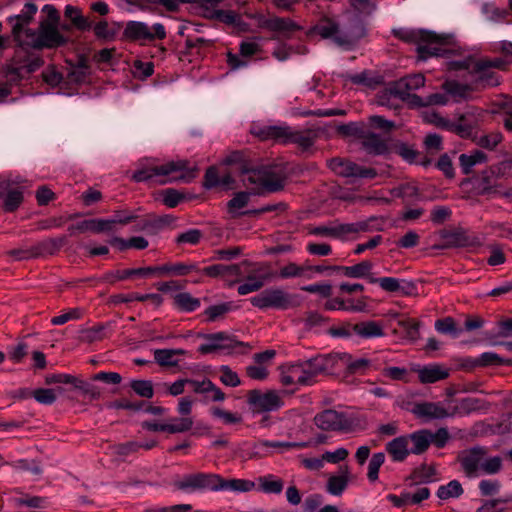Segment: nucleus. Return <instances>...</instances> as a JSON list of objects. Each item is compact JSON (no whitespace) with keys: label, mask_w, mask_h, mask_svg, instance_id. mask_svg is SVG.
I'll list each match as a JSON object with an SVG mask.
<instances>
[{"label":"nucleus","mask_w":512,"mask_h":512,"mask_svg":"<svg viewBox=\"0 0 512 512\" xmlns=\"http://www.w3.org/2000/svg\"><path fill=\"white\" fill-rule=\"evenodd\" d=\"M393 34L396 38L406 43H420L421 40L432 39L434 36L431 31L415 29H394Z\"/></svg>","instance_id":"39"},{"label":"nucleus","mask_w":512,"mask_h":512,"mask_svg":"<svg viewBox=\"0 0 512 512\" xmlns=\"http://www.w3.org/2000/svg\"><path fill=\"white\" fill-rule=\"evenodd\" d=\"M0 199L3 200V210L11 213L16 211L24 200L23 190L12 187L10 178L0 177Z\"/></svg>","instance_id":"22"},{"label":"nucleus","mask_w":512,"mask_h":512,"mask_svg":"<svg viewBox=\"0 0 512 512\" xmlns=\"http://www.w3.org/2000/svg\"><path fill=\"white\" fill-rule=\"evenodd\" d=\"M174 487L181 491L199 490L197 473L185 475L182 479L174 482Z\"/></svg>","instance_id":"60"},{"label":"nucleus","mask_w":512,"mask_h":512,"mask_svg":"<svg viewBox=\"0 0 512 512\" xmlns=\"http://www.w3.org/2000/svg\"><path fill=\"white\" fill-rule=\"evenodd\" d=\"M174 305L181 311L192 312L200 307V300L188 292H181L173 297Z\"/></svg>","instance_id":"46"},{"label":"nucleus","mask_w":512,"mask_h":512,"mask_svg":"<svg viewBox=\"0 0 512 512\" xmlns=\"http://www.w3.org/2000/svg\"><path fill=\"white\" fill-rule=\"evenodd\" d=\"M464 493V489L458 480H451L446 485H441L437 490V497L441 500L458 498Z\"/></svg>","instance_id":"49"},{"label":"nucleus","mask_w":512,"mask_h":512,"mask_svg":"<svg viewBox=\"0 0 512 512\" xmlns=\"http://www.w3.org/2000/svg\"><path fill=\"white\" fill-rule=\"evenodd\" d=\"M237 308L238 307L234 305L233 302H224L209 306L204 311V314L207 316V320L209 322H215L217 320L223 319L227 313Z\"/></svg>","instance_id":"45"},{"label":"nucleus","mask_w":512,"mask_h":512,"mask_svg":"<svg viewBox=\"0 0 512 512\" xmlns=\"http://www.w3.org/2000/svg\"><path fill=\"white\" fill-rule=\"evenodd\" d=\"M224 164L232 166V172L238 175L243 186L255 194L275 193L285 187L287 175L280 165L254 166L240 151L229 154Z\"/></svg>","instance_id":"1"},{"label":"nucleus","mask_w":512,"mask_h":512,"mask_svg":"<svg viewBox=\"0 0 512 512\" xmlns=\"http://www.w3.org/2000/svg\"><path fill=\"white\" fill-rule=\"evenodd\" d=\"M137 218L136 215H128L124 219H89L90 231L94 233L111 231L115 224L127 225Z\"/></svg>","instance_id":"36"},{"label":"nucleus","mask_w":512,"mask_h":512,"mask_svg":"<svg viewBox=\"0 0 512 512\" xmlns=\"http://www.w3.org/2000/svg\"><path fill=\"white\" fill-rule=\"evenodd\" d=\"M182 354L184 351L181 349H157L154 351V359L160 366H175L178 361L174 357Z\"/></svg>","instance_id":"50"},{"label":"nucleus","mask_w":512,"mask_h":512,"mask_svg":"<svg viewBox=\"0 0 512 512\" xmlns=\"http://www.w3.org/2000/svg\"><path fill=\"white\" fill-rule=\"evenodd\" d=\"M193 271H199V268L196 264H184V263H176V264H165L161 266L154 267H141V268H133V269H125V270H116L105 273L98 281L107 282L109 284H114L117 281L126 280L132 276H148L152 274L158 275H177V276H185Z\"/></svg>","instance_id":"6"},{"label":"nucleus","mask_w":512,"mask_h":512,"mask_svg":"<svg viewBox=\"0 0 512 512\" xmlns=\"http://www.w3.org/2000/svg\"><path fill=\"white\" fill-rule=\"evenodd\" d=\"M193 391L204 395V401L220 402L225 399V393L210 379L190 381Z\"/></svg>","instance_id":"27"},{"label":"nucleus","mask_w":512,"mask_h":512,"mask_svg":"<svg viewBox=\"0 0 512 512\" xmlns=\"http://www.w3.org/2000/svg\"><path fill=\"white\" fill-rule=\"evenodd\" d=\"M247 404L253 413L276 411L284 404L282 397L276 390L262 392L259 389L249 390L246 394Z\"/></svg>","instance_id":"13"},{"label":"nucleus","mask_w":512,"mask_h":512,"mask_svg":"<svg viewBox=\"0 0 512 512\" xmlns=\"http://www.w3.org/2000/svg\"><path fill=\"white\" fill-rule=\"evenodd\" d=\"M369 282L377 283L386 292H400L404 296L417 294V287L413 281L400 280L394 277L374 278L369 277Z\"/></svg>","instance_id":"25"},{"label":"nucleus","mask_w":512,"mask_h":512,"mask_svg":"<svg viewBox=\"0 0 512 512\" xmlns=\"http://www.w3.org/2000/svg\"><path fill=\"white\" fill-rule=\"evenodd\" d=\"M123 38L132 42L144 44L155 40L165 39L166 29L161 23H156L150 27L144 22L129 21L126 23L124 28Z\"/></svg>","instance_id":"11"},{"label":"nucleus","mask_w":512,"mask_h":512,"mask_svg":"<svg viewBox=\"0 0 512 512\" xmlns=\"http://www.w3.org/2000/svg\"><path fill=\"white\" fill-rule=\"evenodd\" d=\"M67 243L66 236L57 238H47L34 245V251L37 258L46 257L56 254Z\"/></svg>","instance_id":"31"},{"label":"nucleus","mask_w":512,"mask_h":512,"mask_svg":"<svg viewBox=\"0 0 512 512\" xmlns=\"http://www.w3.org/2000/svg\"><path fill=\"white\" fill-rule=\"evenodd\" d=\"M382 375L394 381H409V372L405 367H386L382 370Z\"/></svg>","instance_id":"62"},{"label":"nucleus","mask_w":512,"mask_h":512,"mask_svg":"<svg viewBox=\"0 0 512 512\" xmlns=\"http://www.w3.org/2000/svg\"><path fill=\"white\" fill-rule=\"evenodd\" d=\"M220 490H231V491H241L247 492L250 491L254 487V483L248 480L243 479H229L226 480L220 476Z\"/></svg>","instance_id":"52"},{"label":"nucleus","mask_w":512,"mask_h":512,"mask_svg":"<svg viewBox=\"0 0 512 512\" xmlns=\"http://www.w3.org/2000/svg\"><path fill=\"white\" fill-rule=\"evenodd\" d=\"M367 25V21L359 14H346L341 21L328 17L322 18L313 30L323 39H331L338 47L352 50L367 36Z\"/></svg>","instance_id":"2"},{"label":"nucleus","mask_w":512,"mask_h":512,"mask_svg":"<svg viewBox=\"0 0 512 512\" xmlns=\"http://www.w3.org/2000/svg\"><path fill=\"white\" fill-rule=\"evenodd\" d=\"M436 473L434 465L423 463L413 469L407 480H411L412 484H428L435 480Z\"/></svg>","instance_id":"38"},{"label":"nucleus","mask_w":512,"mask_h":512,"mask_svg":"<svg viewBox=\"0 0 512 512\" xmlns=\"http://www.w3.org/2000/svg\"><path fill=\"white\" fill-rule=\"evenodd\" d=\"M336 360V373L346 370L349 374L364 373L370 366L371 360L367 358L352 359L348 353H334Z\"/></svg>","instance_id":"26"},{"label":"nucleus","mask_w":512,"mask_h":512,"mask_svg":"<svg viewBox=\"0 0 512 512\" xmlns=\"http://www.w3.org/2000/svg\"><path fill=\"white\" fill-rule=\"evenodd\" d=\"M487 155L481 150H474L470 154H461L459 164L463 174L469 175L475 165L485 163Z\"/></svg>","instance_id":"41"},{"label":"nucleus","mask_w":512,"mask_h":512,"mask_svg":"<svg viewBox=\"0 0 512 512\" xmlns=\"http://www.w3.org/2000/svg\"><path fill=\"white\" fill-rule=\"evenodd\" d=\"M353 12L349 14H359L365 21L377 9V3L373 0H349Z\"/></svg>","instance_id":"48"},{"label":"nucleus","mask_w":512,"mask_h":512,"mask_svg":"<svg viewBox=\"0 0 512 512\" xmlns=\"http://www.w3.org/2000/svg\"><path fill=\"white\" fill-rule=\"evenodd\" d=\"M197 168L190 167L188 160L169 161L157 164L155 159L141 162L140 167L133 173L135 182L153 181L157 184H166L175 181L188 183L196 177Z\"/></svg>","instance_id":"3"},{"label":"nucleus","mask_w":512,"mask_h":512,"mask_svg":"<svg viewBox=\"0 0 512 512\" xmlns=\"http://www.w3.org/2000/svg\"><path fill=\"white\" fill-rule=\"evenodd\" d=\"M133 73L135 77L144 80L154 73V64L153 62L135 60L133 62Z\"/></svg>","instance_id":"61"},{"label":"nucleus","mask_w":512,"mask_h":512,"mask_svg":"<svg viewBox=\"0 0 512 512\" xmlns=\"http://www.w3.org/2000/svg\"><path fill=\"white\" fill-rule=\"evenodd\" d=\"M419 380L423 384L435 383L444 380L449 376L447 369L440 365L425 366L418 371Z\"/></svg>","instance_id":"37"},{"label":"nucleus","mask_w":512,"mask_h":512,"mask_svg":"<svg viewBox=\"0 0 512 512\" xmlns=\"http://www.w3.org/2000/svg\"><path fill=\"white\" fill-rule=\"evenodd\" d=\"M367 297H362L361 299H358L356 301V305H347L346 301L342 298H333L328 300L325 303V309L326 310H344V311H352V312H363L366 310L367 303H366Z\"/></svg>","instance_id":"40"},{"label":"nucleus","mask_w":512,"mask_h":512,"mask_svg":"<svg viewBox=\"0 0 512 512\" xmlns=\"http://www.w3.org/2000/svg\"><path fill=\"white\" fill-rule=\"evenodd\" d=\"M169 427V433H184L193 427L194 421L192 417H181L174 418L171 423H167Z\"/></svg>","instance_id":"58"},{"label":"nucleus","mask_w":512,"mask_h":512,"mask_svg":"<svg viewBox=\"0 0 512 512\" xmlns=\"http://www.w3.org/2000/svg\"><path fill=\"white\" fill-rule=\"evenodd\" d=\"M385 450L394 462H403L411 454L406 435L396 437L386 443Z\"/></svg>","instance_id":"28"},{"label":"nucleus","mask_w":512,"mask_h":512,"mask_svg":"<svg viewBox=\"0 0 512 512\" xmlns=\"http://www.w3.org/2000/svg\"><path fill=\"white\" fill-rule=\"evenodd\" d=\"M432 39L421 40L417 46L418 59L425 61L431 57H449L454 52L450 45V37L432 32Z\"/></svg>","instance_id":"16"},{"label":"nucleus","mask_w":512,"mask_h":512,"mask_svg":"<svg viewBox=\"0 0 512 512\" xmlns=\"http://www.w3.org/2000/svg\"><path fill=\"white\" fill-rule=\"evenodd\" d=\"M352 330L362 339L380 338L385 335L384 325L373 320L356 323L352 326Z\"/></svg>","instance_id":"29"},{"label":"nucleus","mask_w":512,"mask_h":512,"mask_svg":"<svg viewBox=\"0 0 512 512\" xmlns=\"http://www.w3.org/2000/svg\"><path fill=\"white\" fill-rule=\"evenodd\" d=\"M251 132L262 141L274 140L282 144H296L303 151L311 148L318 138L317 129L293 130L288 125L255 126Z\"/></svg>","instance_id":"4"},{"label":"nucleus","mask_w":512,"mask_h":512,"mask_svg":"<svg viewBox=\"0 0 512 512\" xmlns=\"http://www.w3.org/2000/svg\"><path fill=\"white\" fill-rule=\"evenodd\" d=\"M250 302L254 307L261 310L270 308L287 310L298 305L295 295H292L278 287L263 290L256 296L252 297Z\"/></svg>","instance_id":"10"},{"label":"nucleus","mask_w":512,"mask_h":512,"mask_svg":"<svg viewBox=\"0 0 512 512\" xmlns=\"http://www.w3.org/2000/svg\"><path fill=\"white\" fill-rule=\"evenodd\" d=\"M408 438L411 454L420 455L427 451L430 446V430L422 429L406 435Z\"/></svg>","instance_id":"32"},{"label":"nucleus","mask_w":512,"mask_h":512,"mask_svg":"<svg viewBox=\"0 0 512 512\" xmlns=\"http://www.w3.org/2000/svg\"><path fill=\"white\" fill-rule=\"evenodd\" d=\"M329 167L332 171L346 178H368L373 179L377 176L374 168L360 166L350 160L342 158H333L329 161Z\"/></svg>","instance_id":"17"},{"label":"nucleus","mask_w":512,"mask_h":512,"mask_svg":"<svg viewBox=\"0 0 512 512\" xmlns=\"http://www.w3.org/2000/svg\"><path fill=\"white\" fill-rule=\"evenodd\" d=\"M373 267L371 261L364 260L353 266H332V271L341 272L344 276L349 278H364L369 279L370 271Z\"/></svg>","instance_id":"35"},{"label":"nucleus","mask_w":512,"mask_h":512,"mask_svg":"<svg viewBox=\"0 0 512 512\" xmlns=\"http://www.w3.org/2000/svg\"><path fill=\"white\" fill-rule=\"evenodd\" d=\"M510 502L512 497L485 500L476 512H506L505 504Z\"/></svg>","instance_id":"53"},{"label":"nucleus","mask_w":512,"mask_h":512,"mask_svg":"<svg viewBox=\"0 0 512 512\" xmlns=\"http://www.w3.org/2000/svg\"><path fill=\"white\" fill-rule=\"evenodd\" d=\"M424 84L425 77L422 74L408 75L392 83L389 88L383 92L381 99L386 96H389L388 99L390 97L407 98L411 91L419 89L424 86Z\"/></svg>","instance_id":"19"},{"label":"nucleus","mask_w":512,"mask_h":512,"mask_svg":"<svg viewBox=\"0 0 512 512\" xmlns=\"http://www.w3.org/2000/svg\"><path fill=\"white\" fill-rule=\"evenodd\" d=\"M349 474L348 466H344L341 468L340 475H333L329 477L327 482V491L332 495H341L348 485Z\"/></svg>","instance_id":"43"},{"label":"nucleus","mask_w":512,"mask_h":512,"mask_svg":"<svg viewBox=\"0 0 512 512\" xmlns=\"http://www.w3.org/2000/svg\"><path fill=\"white\" fill-rule=\"evenodd\" d=\"M74 389L79 390L82 395L89 397L91 400H98L101 397V391L96 385L80 377H78Z\"/></svg>","instance_id":"55"},{"label":"nucleus","mask_w":512,"mask_h":512,"mask_svg":"<svg viewBox=\"0 0 512 512\" xmlns=\"http://www.w3.org/2000/svg\"><path fill=\"white\" fill-rule=\"evenodd\" d=\"M362 147L371 155H383L388 152L386 140L375 133L362 134Z\"/></svg>","instance_id":"33"},{"label":"nucleus","mask_w":512,"mask_h":512,"mask_svg":"<svg viewBox=\"0 0 512 512\" xmlns=\"http://www.w3.org/2000/svg\"><path fill=\"white\" fill-rule=\"evenodd\" d=\"M384 461L385 454L383 452H378L372 455L368 464L367 473V477L371 482H374L378 479L379 469L383 465Z\"/></svg>","instance_id":"56"},{"label":"nucleus","mask_w":512,"mask_h":512,"mask_svg":"<svg viewBox=\"0 0 512 512\" xmlns=\"http://www.w3.org/2000/svg\"><path fill=\"white\" fill-rule=\"evenodd\" d=\"M64 15L70 19L72 25L80 31H89L92 28V22L82 14L80 8L68 5L65 8Z\"/></svg>","instance_id":"42"},{"label":"nucleus","mask_w":512,"mask_h":512,"mask_svg":"<svg viewBox=\"0 0 512 512\" xmlns=\"http://www.w3.org/2000/svg\"><path fill=\"white\" fill-rule=\"evenodd\" d=\"M220 372V381L222 384L230 387H237L241 384L238 374L234 372L229 366H221Z\"/></svg>","instance_id":"63"},{"label":"nucleus","mask_w":512,"mask_h":512,"mask_svg":"<svg viewBox=\"0 0 512 512\" xmlns=\"http://www.w3.org/2000/svg\"><path fill=\"white\" fill-rule=\"evenodd\" d=\"M314 423L323 431L348 430L351 426L350 421L343 413H339L332 409H326L317 413L314 417Z\"/></svg>","instance_id":"20"},{"label":"nucleus","mask_w":512,"mask_h":512,"mask_svg":"<svg viewBox=\"0 0 512 512\" xmlns=\"http://www.w3.org/2000/svg\"><path fill=\"white\" fill-rule=\"evenodd\" d=\"M486 455V448L475 446L460 451L457 455V461L467 477H476L480 473L482 460H484Z\"/></svg>","instance_id":"18"},{"label":"nucleus","mask_w":512,"mask_h":512,"mask_svg":"<svg viewBox=\"0 0 512 512\" xmlns=\"http://www.w3.org/2000/svg\"><path fill=\"white\" fill-rule=\"evenodd\" d=\"M36 12L37 6L35 4L26 3L20 14L7 18L8 23L12 25L11 35L13 40L20 48H24L26 31L33 30L29 28V25L33 21Z\"/></svg>","instance_id":"15"},{"label":"nucleus","mask_w":512,"mask_h":512,"mask_svg":"<svg viewBox=\"0 0 512 512\" xmlns=\"http://www.w3.org/2000/svg\"><path fill=\"white\" fill-rule=\"evenodd\" d=\"M199 490L219 491L220 475L214 473H197Z\"/></svg>","instance_id":"54"},{"label":"nucleus","mask_w":512,"mask_h":512,"mask_svg":"<svg viewBox=\"0 0 512 512\" xmlns=\"http://www.w3.org/2000/svg\"><path fill=\"white\" fill-rule=\"evenodd\" d=\"M509 62L501 57L493 59L482 58L474 60L468 57L461 61L451 62V68L454 70H471L477 74V82L484 87L497 86L500 83L499 75L493 69L506 70Z\"/></svg>","instance_id":"5"},{"label":"nucleus","mask_w":512,"mask_h":512,"mask_svg":"<svg viewBox=\"0 0 512 512\" xmlns=\"http://www.w3.org/2000/svg\"><path fill=\"white\" fill-rule=\"evenodd\" d=\"M413 414L425 419L450 418L449 400L444 402H421L416 403L412 409Z\"/></svg>","instance_id":"24"},{"label":"nucleus","mask_w":512,"mask_h":512,"mask_svg":"<svg viewBox=\"0 0 512 512\" xmlns=\"http://www.w3.org/2000/svg\"><path fill=\"white\" fill-rule=\"evenodd\" d=\"M51 21H40L37 29L27 30L23 49H56L68 42L58 27Z\"/></svg>","instance_id":"7"},{"label":"nucleus","mask_w":512,"mask_h":512,"mask_svg":"<svg viewBox=\"0 0 512 512\" xmlns=\"http://www.w3.org/2000/svg\"><path fill=\"white\" fill-rule=\"evenodd\" d=\"M370 231L369 221H359L354 223L333 222L328 225H320L308 228V233L315 236L342 238L347 234H355Z\"/></svg>","instance_id":"12"},{"label":"nucleus","mask_w":512,"mask_h":512,"mask_svg":"<svg viewBox=\"0 0 512 512\" xmlns=\"http://www.w3.org/2000/svg\"><path fill=\"white\" fill-rule=\"evenodd\" d=\"M110 454L124 461L128 456L136 454L140 450L139 442L127 441L109 446Z\"/></svg>","instance_id":"44"},{"label":"nucleus","mask_w":512,"mask_h":512,"mask_svg":"<svg viewBox=\"0 0 512 512\" xmlns=\"http://www.w3.org/2000/svg\"><path fill=\"white\" fill-rule=\"evenodd\" d=\"M130 387L140 397L152 398L154 395L153 384L149 380H132Z\"/></svg>","instance_id":"57"},{"label":"nucleus","mask_w":512,"mask_h":512,"mask_svg":"<svg viewBox=\"0 0 512 512\" xmlns=\"http://www.w3.org/2000/svg\"><path fill=\"white\" fill-rule=\"evenodd\" d=\"M259 486L265 493L280 494L284 488V482L270 474L259 478Z\"/></svg>","instance_id":"51"},{"label":"nucleus","mask_w":512,"mask_h":512,"mask_svg":"<svg viewBox=\"0 0 512 512\" xmlns=\"http://www.w3.org/2000/svg\"><path fill=\"white\" fill-rule=\"evenodd\" d=\"M308 385L312 386L317 382L320 375L336 374V360L334 353L318 354L310 359L303 360Z\"/></svg>","instance_id":"14"},{"label":"nucleus","mask_w":512,"mask_h":512,"mask_svg":"<svg viewBox=\"0 0 512 512\" xmlns=\"http://www.w3.org/2000/svg\"><path fill=\"white\" fill-rule=\"evenodd\" d=\"M25 77L26 76L22 70L21 65H15L13 61H11L10 64L6 65V67L0 74V79L11 86L17 85Z\"/></svg>","instance_id":"47"},{"label":"nucleus","mask_w":512,"mask_h":512,"mask_svg":"<svg viewBox=\"0 0 512 512\" xmlns=\"http://www.w3.org/2000/svg\"><path fill=\"white\" fill-rule=\"evenodd\" d=\"M164 225V221L160 218L148 216L140 220L135 227L136 231L154 232Z\"/></svg>","instance_id":"64"},{"label":"nucleus","mask_w":512,"mask_h":512,"mask_svg":"<svg viewBox=\"0 0 512 512\" xmlns=\"http://www.w3.org/2000/svg\"><path fill=\"white\" fill-rule=\"evenodd\" d=\"M250 191H240L234 194L233 198L227 202V212L232 218H238L243 215H248L247 211H240L247 206L251 194L256 195L251 189Z\"/></svg>","instance_id":"34"},{"label":"nucleus","mask_w":512,"mask_h":512,"mask_svg":"<svg viewBox=\"0 0 512 512\" xmlns=\"http://www.w3.org/2000/svg\"><path fill=\"white\" fill-rule=\"evenodd\" d=\"M206 340L199 346L201 354H210L216 351H223L227 354H247L252 347L250 344L238 341L234 336L226 332L199 335Z\"/></svg>","instance_id":"9"},{"label":"nucleus","mask_w":512,"mask_h":512,"mask_svg":"<svg viewBox=\"0 0 512 512\" xmlns=\"http://www.w3.org/2000/svg\"><path fill=\"white\" fill-rule=\"evenodd\" d=\"M280 382L284 386H309L303 360L280 366Z\"/></svg>","instance_id":"23"},{"label":"nucleus","mask_w":512,"mask_h":512,"mask_svg":"<svg viewBox=\"0 0 512 512\" xmlns=\"http://www.w3.org/2000/svg\"><path fill=\"white\" fill-rule=\"evenodd\" d=\"M499 179H501V176L495 166L492 165L465 182L471 184L474 193L478 196H499L512 201V186L503 189V186L498 182Z\"/></svg>","instance_id":"8"},{"label":"nucleus","mask_w":512,"mask_h":512,"mask_svg":"<svg viewBox=\"0 0 512 512\" xmlns=\"http://www.w3.org/2000/svg\"><path fill=\"white\" fill-rule=\"evenodd\" d=\"M261 27L277 34L271 37L273 40L280 36L284 39H290L295 32L302 30V27L292 19L276 16L265 19Z\"/></svg>","instance_id":"21"},{"label":"nucleus","mask_w":512,"mask_h":512,"mask_svg":"<svg viewBox=\"0 0 512 512\" xmlns=\"http://www.w3.org/2000/svg\"><path fill=\"white\" fill-rule=\"evenodd\" d=\"M450 415H468L482 408L481 400L474 397H466L458 400H449Z\"/></svg>","instance_id":"30"},{"label":"nucleus","mask_w":512,"mask_h":512,"mask_svg":"<svg viewBox=\"0 0 512 512\" xmlns=\"http://www.w3.org/2000/svg\"><path fill=\"white\" fill-rule=\"evenodd\" d=\"M446 243L443 245H435L434 248L445 249L450 247H460L466 242V237L462 232H447L443 234Z\"/></svg>","instance_id":"59"}]
</instances>
